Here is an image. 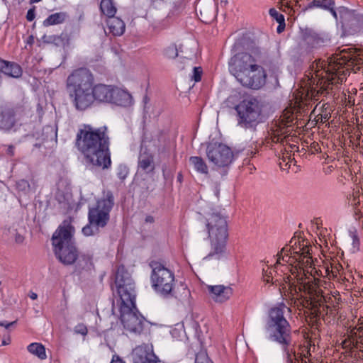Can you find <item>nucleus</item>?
I'll list each match as a JSON object with an SVG mask.
<instances>
[{
	"label": "nucleus",
	"mask_w": 363,
	"mask_h": 363,
	"mask_svg": "<svg viewBox=\"0 0 363 363\" xmlns=\"http://www.w3.org/2000/svg\"><path fill=\"white\" fill-rule=\"evenodd\" d=\"M363 65V50L354 48L343 50L328 58L327 61L315 60L311 66L308 76L309 87L297 90L294 96V106L297 111H306L310 100L318 101L321 94L327 95L333 86L346 79L347 72L355 65Z\"/></svg>",
	"instance_id": "1"
},
{
	"label": "nucleus",
	"mask_w": 363,
	"mask_h": 363,
	"mask_svg": "<svg viewBox=\"0 0 363 363\" xmlns=\"http://www.w3.org/2000/svg\"><path fill=\"white\" fill-rule=\"evenodd\" d=\"M298 280L300 284H295L289 279L282 286V293L291 301L290 306L308 308L313 318L335 315L342 302L339 291H323V281L314 276L303 282L302 278Z\"/></svg>",
	"instance_id": "2"
},
{
	"label": "nucleus",
	"mask_w": 363,
	"mask_h": 363,
	"mask_svg": "<svg viewBox=\"0 0 363 363\" xmlns=\"http://www.w3.org/2000/svg\"><path fill=\"white\" fill-rule=\"evenodd\" d=\"M228 61L229 72L244 88L258 90L266 84L267 74L262 66V52L249 35L238 38Z\"/></svg>",
	"instance_id": "3"
},
{
	"label": "nucleus",
	"mask_w": 363,
	"mask_h": 363,
	"mask_svg": "<svg viewBox=\"0 0 363 363\" xmlns=\"http://www.w3.org/2000/svg\"><path fill=\"white\" fill-rule=\"evenodd\" d=\"M110 139L106 126L98 128L84 124L78 130L75 146L89 165L101 169L111 164Z\"/></svg>",
	"instance_id": "4"
},
{
	"label": "nucleus",
	"mask_w": 363,
	"mask_h": 363,
	"mask_svg": "<svg viewBox=\"0 0 363 363\" xmlns=\"http://www.w3.org/2000/svg\"><path fill=\"white\" fill-rule=\"evenodd\" d=\"M285 308L291 311L290 308L284 305L270 310L265 328L269 339L282 345L286 353L287 363H313L311 359V348L308 350L301 349V352L297 353L292 349L289 350L292 341L291 328L284 318V310Z\"/></svg>",
	"instance_id": "5"
},
{
	"label": "nucleus",
	"mask_w": 363,
	"mask_h": 363,
	"mask_svg": "<svg viewBox=\"0 0 363 363\" xmlns=\"http://www.w3.org/2000/svg\"><path fill=\"white\" fill-rule=\"evenodd\" d=\"M289 248L284 247L278 254L276 264H281V259L289 264L291 275L296 279L297 284H300L298 278L303 282L311 279L313 272H317L313 266V259L310 250L311 246L308 242L301 238H293L289 242Z\"/></svg>",
	"instance_id": "6"
},
{
	"label": "nucleus",
	"mask_w": 363,
	"mask_h": 363,
	"mask_svg": "<svg viewBox=\"0 0 363 363\" xmlns=\"http://www.w3.org/2000/svg\"><path fill=\"white\" fill-rule=\"evenodd\" d=\"M94 77L86 68L74 69L67 77L66 86L74 107L85 111L95 102L93 91Z\"/></svg>",
	"instance_id": "7"
},
{
	"label": "nucleus",
	"mask_w": 363,
	"mask_h": 363,
	"mask_svg": "<svg viewBox=\"0 0 363 363\" xmlns=\"http://www.w3.org/2000/svg\"><path fill=\"white\" fill-rule=\"evenodd\" d=\"M74 228L70 221L64 220L52 237L53 251L59 261L65 265L73 264L78 258V250L72 242Z\"/></svg>",
	"instance_id": "8"
},
{
	"label": "nucleus",
	"mask_w": 363,
	"mask_h": 363,
	"mask_svg": "<svg viewBox=\"0 0 363 363\" xmlns=\"http://www.w3.org/2000/svg\"><path fill=\"white\" fill-rule=\"evenodd\" d=\"M206 225L211 245L208 257L218 255V259H219L225 250L228 238L226 218L220 213H210L206 218Z\"/></svg>",
	"instance_id": "9"
},
{
	"label": "nucleus",
	"mask_w": 363,
	"mask_h": 363,
	"mask_svg": "<svg viewBox=\"0 0 363 363\" xmlns=\"http://www.w3.org/2000/svg\"><path fill=\"white\" fill-rule=\"evenodd\" d=\"M120 319L126 332L140 334L145 327V318L137 311L135 300L121 301L119 306Z\"/></svg>",
	"instance_id": "10"
},
{
	"label": "nucleus",
	"mask_w": 363,
	"mask_h": 363,
	"mask_svg": "<svg viewBox=\"0 0 363 363\" xmlns=\"http://www.w3.org/2000/svg\"><path fill=\"white\" fill-rule=\"evenodd\" d=\"M150 266L152 268L150 279L153 289L164 296L172 294L175 286L174 273L157 261H152Z\"/></svg>",
	"instance_id": "11"
},
{
	"label": "nucleus",
	"mask_w": 363,
	"mask_h": 363,
	"mask_svg": "<svg viewBox=\"0 0 363 363\" xmlns=\"http://www.w3.org/2000/svg\"><path fill=\"white\" fill-rule=\"evenodd\" d=\"M235 110L239 117V124L245 128H252L261 117L262 104L257 98L248 96L235 106Z\"/></svg>",
	"instance_id": "12"
},
{
	"label": "nucleus",
	"mask_w": 363,
	"mask_h": 363,
	"mask_svg": "<svg viewBox=\"0 0 363 363\" xmlns=\"http://www.w3.org/2000/svg\"><path fill=\"white\" fill-rule=\"evenodd\" d=\"M113 206V196L107 192L97 201L95 207L89 211V223L96 227H104L109 220V213Z\"/></svg>",
	"instance_id": "13"
},
{
	"label": "nucleus",
	"mask_w": 363,
	"mask_h": 363,
	"mask_svg": "<svg viewBox=\"0 0 363 363\" xmlns=\"http://www.w3.org/2000/svg\"><path fill=\"white\" fill-rule=\"evenodd\" d=\"M114 283L121 302L135 300L133 282L124 266L121 265L117 268Z\"/></svg>",
	"instance_id": "14"
},
{
	"label": "nucleus",
	"mask_w": 363,
	"mask_h": 363,
	"mask_svg": "<svg viewBox=\"0 0 363 363\" xmlns=\"http://www.w3.org/2000/svg\"><path fill=\"white\" fill-rule=\"evenodd\" d=\"M206 155L208 160L217 167L228 166L233 160V152L231 149L222 143H210L206 148Z\"/></svg>",
	"instance_id": "15"
},
{
	"label": "nucleus",
	"mask_w": 363,
	"mask_h": 363,
	"mask_svg": "<svg viewBox=\"0 0 363 363\" xmlns=\"http://www.w3.org/2000/svg\"><path fill=\"white\" fill-rule=\"evenodd\" d=\"M294 117L293 113L289 111H285L280 117L275 129L272 130L271 139L273 143H283L291 133L289 128L294 123Z\"/></svg>",
	"instance_id": "16"
},
{
	"label": "nucleus",
	"mask_w": 363,
	"mask_h": 363,
	"mask_svg": "<svg viewBox=\"0 0 363 363\" xmlns=\"http://www.w3.org/2000/svg\"><path fill=\"white\" fill-rule=\"evenodd\" d=\"M196 11L201 21L210 23L216 18L217 6L214 0H199Z\"/></svg>",
	"instance_id": "17"
},
{
	"label": "nucleus",
	"mask_w": 363,
	"mask_h": 363,
	"mask_svg": "<svg viewBox=\"0 0 363 363\" xmlns=\"http://www.w3.org/2000/svg\"><path fill=\"white\" fill-rule=\"evenodd\" d=\"M133 363H157L159 358L155 354L153 347L149 344H142L135 347L132 352Z\"/></svg>",
	"instance_id": "18"
},
{
	"label": "nucleus",
	"mask_w": 363,
	"mask_h": 363,
	"mask_svg": "<svg viewBox=\"0 0 363 363\" xmlns=\"http://www.w3.org/2000/svg\"><path fill=\"white\" fill-rule=\"evenodd\" d=\"M279 277H281V275H279L277 272L274 270V268L267 267V269L263 268L262 269V279L263 281L266 283H272V284H279V291L283 296L286 297L284 295V293H282V286H284V284L286 283V281L290 279L291 280V282H294L295 284H297L296 279L294 277V276L291 275H286L284 274V277H283V280L281 281ZM286 300L287 298H285ZM289 304L290 305L291 301L288 299Z\"/></svg>",
	"instance_id": "19"
},
{
	"label": "nucleus",
	"mask_w": 363,
	"mask_h": 363,
	"mask_svg": "<svg viewBox=\"0 0 363 363\" xmlns=\"http://www.w3.org/2000/svg\"><path fill=\"white\" fill-rule=\"evenodd\" d=\"M206 287L210 297L216 303L227 301L233 294V290L230 286L217 284L208 285Z\"/></svg>",
	"instance_id": "20"
},
{
	"label": "nucleus",
	"mask_w": 363,
	"mask_h": 363,
	"mask_svg": "<svg viewBox=\"0 0 363 363\" xmlns=\"http://www.w3.org/2000/svg\"><path fill=\"white\" fill-rule=\"evenodd\" d=\"M111 95L112 99L109 101L110 104L126 107L130 106L133 103L131 94L128 91L116 86H113Z\"/></svg>",
	"instance_id": "21"
},
{
	"label": "nucleus",
	"mask_w": 363,
	"mask_h": 363,
	"mask_svg": "<svg viewBox=\"0 0 363 363\" xmlns=\"http://www.w3.org/2000/svg\"><path fill=\"white\" fill-rule=\"evenodd\" d=\"M114 85H107L104 84H94L93 83V91L95 101L100 103H109L111 100V94Z\"/></svg>",
	"instance_id": "22"
},
{
	"label": "nucleus",
	"mask_w": 363,
	"mask_h": 363,
	"mask_svg": "<svg viewBox=\"0 0 363 363\" xmlns=\"http://www.w3.org/2000/svg\"><path fill=\"white\" fill-rule=\"evenodd\" d=\"M16 123L15 113L12 109L0 108V130H9Z\"/></svg>",
	"instance_id": "23"
},
{
	"label": "nucleus",
	"mask_w": 363,
	"mask_h": 363,
	"mask_svg": "<svg viewBox=\"0 0 363 363\" xmlns=\"http://www.w3.org/2000/svg\"><path fill=\"white\" fill-rule=\"evenodd\" d=\"M138 168L146 173L153 172L155 165L152 154L147 150L141 152L138 159Z\"/></svg>",
	"instance_id": "24"
},
{
	"label": "nucleus",
	"mask_w": 363,
	"mask_h": 363,
	"mask_svg": "<svg viewBox=\"0 0 363 363\" xmlns=\"http://www.w3.org/2000/svg\"><path fill=\"white\" fill-rule=\"evenodd\" d=\"M108 28L109 32L115 36H120L123 35L125 30V23L119 18L113 17L108 18L107 21Z\"/></svg>",
	"instance_id": "25"
},
{
	"label": "nucleus",
	"mask_w": 363,
	"mask_h": 363,
	"mask_svg": "<svg viewBox=\"0 0 363 363\" xmlns=\"http://www.w3.org/2000/svg\"><path fill=\"white\" fill-rule=\"evenodd\" d=\"M351 335L353 342H355L356 347L363 349V317L358 319L357 323L351 330Z\"/></svg>",
	"instance_id": "26"
},
{
	"label": "nucleus",
	"mask_w": 363,
	"mask_h": 363,
	"mask_svg": "<svg viewBox=\"0 0 363 363\" xmlns=\"http://www.w3.org/2000/svg\"><path fill=\"white\" fill-rule=\"evenodd\" d=\"M99 9L102 16L111 18L115 16L117 7L113 0H101Z\"/></svg>",
	"instance_id": "27"
},
{
	"label": "nucleus",
	"mask_w": 363,
	"mask_h": 363,
	"mask_svg": "<svg viewBox=\"0 0 363 363\" xmlns=\"http://www.w3.org/2000/svg\"><path fill=\"white\" fill-rule=\"evenodd\" d=\"M45 44H54L57 46H63L67 41V35H43L40 40Z\"/></svg>",
	"instance_id": "28"
},
{
	"label": "nucleus",
	"mask_w": 363,
	"mask_h": 363,
	"mask_svg": "<svg viewBox=\"0 0 363 363\" xmlns=\"http://www.w3.org/2000/svg\"><path fill=\"white\" fill-rule=\"evenodd\" d=\"M319 113L315 116L317 123H324L327 122L331 117V109L328 104H323L318 109ZM318 111L317 106L313 111V113Z\"/></svg>",
	"instance_id": "29"
},
{
	"label": "nucleus",
	"mask_w": 363,
	"mask_h": 363,
	"mask_svg": "<svg viewBox=\"0 0 363 363\" xmlns=\"http://www.w3.org/2000/svg\"><path fill=\"white\" fill-rule=\"evenodd\" d=\"M189 162L198 172L203 174H208V166L202 157L193 156L189 158Z\"/></svg>",
	"instance_id": "30"
},
{
	"label": "nucleus",
	"mask_w": 363,
	"mask_h": 363,
	"mask_svg": "<svg viewBox=\"0 0 363 363\" xmlns=\"http://www.w3.org/2000/svg\"><path fill=\"white\" fill-rule=\"evenodd\" d=\"M4 66L2 71L4 74L13 77H18L21 74V68L16 63L4 61Z\"/></svg>",
	"instance_id": "31"
},
{
	"label": "nucleus",
	"mask_w": 363,
	"mask_h": 363,
	"mask_svg": "<svg viewBox=\"0 0 363 363\" xmlns=\"http://www.w3.org/2000/svg\"><path fill=\"white\" fill-rule=\"evenodd\" d=\"M28 350L30 353L37 356L40 359H45V348L41 343L33 342L28 346Z\"/></svg>",
	"instance_id": "32"
},
{
	"label": "nucleus",
	"mask_w": 363,
	"mask_h": 363,
	"mask_svg": "<svg viewBox=\"0 0 363 363\" xmlns=\"http://www.w3.org/2000/svg\"><path fill=\"white\" fill-rule=\"evenodd\" d=\"M64 21V15L60 13H55L49 16L44 21L43 26H50L52 25L59 24Z\"/></svg>",
	"instance_id": "33"
},
{
	"label": "nucleus",
	"mask_w": 363,
	"mask_h": 363,
	"mask_svg": "<svg viewBox=\"0 0 363 363\" xmlns=\"http://www.w3.org/2000/svg\"><path fill=\"white\" fill-rule=\"evenodd\" d=\"M164 52L167 58L174 59L178 56V48L174 43L170 44L164 49Z\"/></svg>",
	"instance_id": "34"
},
{
	"label": "nucleus",
	"mask_w": 363,
	"mask_h": 363,
	"mask_svg": "<svg viewBox=\"0 0 363 363\" xmlns=\"http://www.w3.org/2000/svg\"><path fill=\"white\" fill-rule=\"evenodd\" d=\"M74 332L75 334L81 335L84 337L88 334V328L85 324L79 323L74 327Z\"/></svg>",
	"instance_id": "35"
},
{
	"label": "nucleus",
	"mask_w": 363,
	"mask_h": 363,
	"mask_svg": "<svg viewBox=\"0 0 363 363\" xmlns=\"http://www.w3.org/2000/svg\"><path fill=\"white\" fill-rule=\"evenodd\" d=\"M269 14L272 17H273L277 23L284 21V16L279 12H278L275 9L272 8L269 9Z\"/></svg>",
	"instance_id": "36"
},
{
	"label": "nucleus",
	"mask_w": 363,
	"mask_h": 363,
	"mask_svg": "<svg viewBox=\"0 0 363 363\" xmlns=\"http://www.w3.org/2000/svg\"><path fill=\"white\" fill-rule=\"evenodd\" d=\"M201 75H202V69L201 67H195L194 68V73L192 78L196 82H200L201 79Z\"/></svg>",
	"instance_id": "37"
},
{
	"label": "nucleus",
	"mask_w": 363,
	"mask_h": 363,
	"mask_svg": "<svg viewBox=\"0 0 363 363\" xmlns=\"http://www.w3.org/2000/svg\"><path fill=\"white\" fill-rule=\"evenodd\" d=\"M92 225H94L93 224H90V223L86 225V226H84L83 228H82V233L84 235L86 236H90V235H93L94 232L93 230V227Z\"/></svg>",
	"instance_id": "38"
},
{
	"label": "nucleus",
	"mask_w": 363,
	"mask_h": 363,
	"mask_svg": "<svg viewBox=\"0 0 363 363\" xmlns=\"http://www.w3.org/2000/svg\"><path fill=\"white\" fill-rule=\"evenodd\" d=\"M14 240L16 244H22L25 240L23 234L18 232L16 230H14Z\"/></svg>",
	"instance_id": "39"
},
{
	"label": "nucleus",
	"mask_w": 363,
	"mask_h": 363,
	"mask_svg": "<svg viewBox=\"0 0 363 363\" xmlns=\"http://www.w3.org/2000/svg\"><path fill=\"white\" fill-rule=\"evenodd\" d=\"M291 162L292 161L290 160L289 158L288 159V161H286V158L283 157L279 162V166L281 169L286 170L290 167L291 164L289 163Z\"/></svg>",
	"instance_id": "40"
},
{
	"label": "nucleus",
	"mask_w": 363,
	"mask_h": 363,
	"mask_svg": "<svg viewBox=\"0 0 363 363\" xmlns=\"http://www.w3.org/2000/svg\"><path fill=\"white\" fill-rule=\"evenodd\" d=\"M352 196H353L352 200L350 201L351 205L357 206V205L359 204L360 198H359V195L358 194V192H356L355 194L354 193Z\"/></svg>",
	"instance_id": "41"
},
{
	"label": "nucleus",
	"mask_w": 363,
	"mask_h": 363,
	"mask_svg": "<svg viewBox=\"0 0 363 363\" xmlns=\"http://www.w3.org/2000/svg\"><path fill=\"white\" fill-rule=\"evenodd\" d=\"M34 18H35V11H34V9H30L27 12L26 19L28 21H32Z\"/></svg>",
	"instance_id": "42"
},
{
	"label": "nucleus",
	"mask_w": 363,
	"mask_h": 363,
	"mask_svg": "<svg viewBox=\"0 0 363 363\" xmlns=\"http://www.w3.org/2000/svg\"><path fill=\"white\" fill-rule=\"evenodd\" d=\"M337 269L335 270H334L333 268H332V269L330 271H329L328 269H325L326 275L328 277H329V279H330L331 277H333V278L336 277H337Z\"/></svg>",
	"instance_id": "43"
},
{
	"label": "nucleus",
	"mask_w": 363,
	"mask_h": 363,
	"mask_svg": "<svg viewBox=\"0 0 363 363\" xmlns=\"http://www.w3.org/2000/svg\"><path fill=\"white\" fill-rule=\"evenodd\" d=\"M111 363H126L118 355L114 354L112 357Z\"/></svg>",
	"instance_id": "44"
},
{
	"label": "nucleus",
	"mask_w": 363,
	"mask_h": 363,
	"mask_svg": "<svg viewBox=\"0 0 363 363\" xmlns=\"http://www.w3.org/2000/svg\"><path fill=\"white\" fill-rule=\"evenodd\" d=\"M14 150L15 147L13 145H8L6 153L10 157H13L14 155Z\"/></svg>",
	"instance_id": "45"
},
{
	"label": "nucleus",
	"mask_w": 363,
	"mask_h": 363,
	"mask_svg": "<svg viewBox=\"0 0 363 363\" xmlns=\"http://www.w3.org/2000/svg\"><path fill=\"white\" fill-rule=\"evenodd\" d=\"M279 23V26H278V28H277V32L279 33H281L282 31H284V28H285V21H283V22H279L278 23Z\"/></svg>",
	"instance_id": "46"
},
{
	"label": "nucleus",
	"mask_w": 363,
	"mask_h": 363,
	"mask_svg": "<svg viewBox=\"0 0 363 363\" xmlns=\"http://www.w3.org/2000/svg\"><path fill=\"white\" fill-rule=\"evenodd\" d=\"M154 221H155V219H154V218L152 216H146V218H145V222L146 223H154Z\"/></svg>",
	"instance_id": "47"
},
{
	"label": "nucleus",
	"mask_w": 363,
	"mask_h": 363,
	"mask_svg": "<svg viewBox=\"0 0 363 363\" xmlns=\"http://www.w3.org/2000/svg\"><path fill=\"white\" fill-rule=\"evenodd\" d=\"M13 323H15V322H11V323H6L4 322H1L0 321V325L1 326H4L6 328H9L11 325H12Z\"/></svg>",
	"instance_id": "48"
},
{
	"label": "nucleus",
	"mask_w": 363,
	"mask_h": 363,
	"mask_svg": "<svg viewBox=\"0 0 363 363\" xmlns=\"http://www.w3.org/2000/svg\"><path fill=\"white\" fill-rule=\"evenodd\" d=\"M27 43L29 45H33L34 43V37L33 35H30L27 39Z\"/></svg>",
	"instance_id": "49"
},
{
	"label": "nucleus",
	"mask_w": 363,
	"mask_h": 363,
	"mask_svg": "<svg viewBox=\"0 0 363 363\" xmlns=\"http://www.w3.org/2000/svg\"><path fill=\"white\" fill-rule=\"evenodd\" d=\"M329 10H330V13H332V15L335 17V18L337 19V13L335 11V10L333 7L330 8Z\"/></svg>",
	"instance_id": "50"
},
{
	"label": "nucleus",
	"mask_w": 363,
	"mask_h": 363,
	"mask_svg": "<svg viewBox=\"0 0 363 363\" xmlns=\"http://www.w3.org/2000/svg\"><path fill=\"white\" fill-rule=\"evenodd\" d=\"M30 297L33 299V300H35L37 298L38 296L35 293H32L31 295L30 296Z\"/></svg>",
	"instance_id": "51"
},
{
	"label": "nucleus",
	"mask_w": 363,
	"mask_h": 363,
	"mask_svg": "<svg viewBox=\"0 0 363 363\" xmlns=\"http://www.w3.org/2000/svg\"><path fill=\"white\" fill-rule=\"evenodd\" d=\"M195 363H210V362L207 359H206L205 362H199L198 360V359H196Z\"/></svg>",
	"instance_id": "52"
},
{
	"label": "nucleus",
	"mask_w": 363,
	"mask_h": 363,
	"mask_svg": "<svg viewBox=\"0 0 363 363\" xmlns=\"http://www.w3.org/2000/svg\"><path fill=\"white\" fill-rule=\"evenodd\" d=\"M41 0H30V4H33V3H38L39 1H40Z\"/></svg>",
	"instance_id": "53"
},
{
	"label": "nucleus",
	"mask_w": 363,
	"mask_h": 363,
	"mask_svg": "<svg viewBox=\"0 0 363 363\" xmlns=\"http://www.w3.org/2000/svg\"><path fill=\"white\" fill-rule=\"evenodd\" d=\"M353 240H354V242H356V241H357V242H359V241H358V239H357V236H356V235H354V236H353Z\"/></svg>",
	"instance_id": "54"
},
{
	"label": "nucleus",
	"mask_w": 363,
	"mask_h": 363,
	"mask_svg": "<svg viewBox=\"0 0 363 363\" xmlns=\"http://www.w3.org/2000/svg\"><path fill=\"white\" fill-rule=\"evenodd\" d=\"M7 344H8V343H7L5 340H4V341L2 342V345H7Z\"/></svg>",
	"instance_id": "55"
}]
</instances>
